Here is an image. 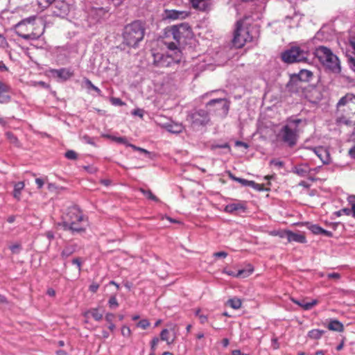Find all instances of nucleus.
Here are the masks:
<instances>
[{
	"instance_id": "nucleus-1",
	"label": "nucleus",
	"mask_w": 355,
	"mask_h": 355,
	"mask_svg": "<svg viewBox=\"0 0 355 355\" xmlns=\"http://www.w3.org/2000/svg\"><path fill=\"white\" fill-rule=\"evenodd\" d=\"M336 121L338 124L355 125V95L347 94L337 105Z\"/></svg>"
},
{
	"instance_id": "nucleus-2",
	"label": "nucleus",
	"mask_w": 355,
	"mask_h": 355,
	"mask_svg": "<svg viewBox=\"0 0 355 355\" xmlns=\"http://www.w3.org/2000/svg\"><path fill=\"white\" fill-rule=\"evenodd\" d=\"M88 225L87 218L83 216L78 207L73 206L68 209L62 217V226L64 230L72 233H81L85 231Z\"/></svg>"
},
{
	"instance_id": "nucleus-3",
	"label": "nucleus",
	"mask_w": 355,
	"mask_h": 355,
	"mask_svg": "<svg viewBox=\"0 0 355 355\" xmlns=\"http://www.w3.org/2000/svg\"><path fill=\"white\" fill-rule=\"evenodd\" d=\"M315 55L322 65L331 72L334 73L340 72V61L338 57L329 49L320 46L315 49Z\"/></svg>"
},
{
	"instance_id": "nucleus-4",
	"label": "nucleus",
	"mask_w": 355,
	"mask_h": 355,
	"mask_svg": "<svg viewBox=\"0 0 355 355\" xmlns=\"http://www.w3.org/2000/svg\"><path fill=\"white\" fill-rule=\"evenodd\" d=\"M301 119H289L287 124L284 125L278 132L277 139L284 142L290 147L294 146L297 141V127Z\"/></svg>"
},
{
	"instance_id": "nucleus-5",
	"label": "nucleus",
	"mask_w": 355,
	"mask_h": 355,
	"mask_svg": "<svg viewBox=\"0 0 355 355\" xmlns=\"http://www.w3.org/2000/svg\"><path fill=\"white\" fill-rule=\"evenodd\" d=\"M168 51L166 54L153 53L154 62L159 67H168L173 62H179L182 53L173 42L166 43Z\"/></svg>"
},
{
	"instance_id": "nucleus-6",
	"label": "nucleus",
	"mask_w": 355,
	"mask_h": 355,
	"mask_svg": "<svg viewBox=\"0 0 355 355\" xmlns=\"http://www.w3.org/2000/svg\"><path fill=\"white\" fill-rule=\"evenodd\" d=\"M35 17H30L24 19L15 25L16 34L26 40H36L44 32V28H42L40 33L35 32L33 28V22L35 21Z\"/></svg>"
},
{
	"instance_id": "nucleus-7",
	"label": "nucleus",
	"mask_w": 355,
	"mask_h": 355,
	"mask_svg": "<svg viewBox=\"0 0 355 355\" xmlns=\"http://www.w3.org/2000/svg\"><path fill=\"white\" fill-rule=\"evenodd\" d=\"M123 40L130 46H135L143 38L144 29L139 21L127 25L123 31Z\"/></svg>"
},
{
	"instance_id": "nucleus-8",
	"label": "nucleus",
	"mask_w": 355,
	"mask_h": 355,
	"mask_svg": "<svg viewBox=\"0 0 355 355\" xmlns=\"http://www.w3.org/2000/svg\"><path fill=\"white\" fill-rule=\"evenodd\" d=\"M309 51L305 47L293 46L285 51L282 55V60L287 63L303 62L307 60Z\"/></svg>"
},
{
	"instance_id": "nucleus-9",
	"label": "nucleus",
	"mask_w": 355,
	"mask_h": 355,
	"mask_svg": "<svg viewBox=\"0 0 355 355\" xmlns=\"http://www.w3.org/2000/svg\"><path fill=\"white\" fill-rule=\"evenodd\" d=\"M255 36L251 35L248 28L242 26L241 21L236 23V28L232 40L233 45L236 48L243 47L245 43L252 42Z\"/></svg>"
},
{
	"instance_id": "nucleus-10",
	"label": "nucleus",
	"mask_w": 355,
	"mask_h": 355,
	"mask_svg": "<svg viewBox=\"0 0 355 355\" xmlns=\"http://www.w3.org/2000/svg\"><path fill=\"white\" fill-rule=\"evenodd\" d=\"M171 31L173 39L178 43L184 42L186 39L190 38L192 36L191 28L186 23L172 26Z\"/></svg>"
},
{
	"instance_id": "nucleus-11",
	"label": "nucleus",
	"mask_w": 355,
	"mask_h": 355,
	"mask_svg": "<svg viewBox=\"0 0 355 355\" xmlns=\"http://www.w3.org/2000/svg\"><path fill=\"white\" fill-rule=\"evenodd\" d=\"M188 121L193 127H198L206 125L209 121V117L206 110H199L192 112L188 116Z\"/></svg>"
},
{
	"instance_id": "nucleus-12",
	"label": "nucleus",
	"mask_w": 355,
	"mask_h": 355,
	"mask_svg": "<svg viewBox=\"0 0 355 355\" xmlns=\"http://www.w3.org/2000/svg\"><path fill=\"white\" fill-rule=\"evenodd\" d=\"M216 106V111L219 112V114L225 116L229 110V104L225 98H218L211 100L207 104V107Z\"/></svg>"
},
{
	"instance_id": "nucleus-13",
	"label": "nucleus",
	"mask_w": 355,
	"mask_h": 355,
	"mask_svg": "<svg viewBox=\"0 0 355 355\" xmlns=\"http://www.w3.org/2000/svg\"><path fill=\"white\" fill-rule=\"evenodd\" d=\"M176 339L175 325H171L170 329H164L160 333V340L171 345L174 343Z\"/></svg>"
},
{
	"instance_id": "nucleus-14",
	"label": "nucleus",
	"mask_w": 355,
	"mask_h": 355,
	"mask_svg": "<svg viewBox=\"0 0 355 355\" xmlns=\"http://www.w3.org/2000/svg\"><path fill=\"white\" fill-rule=\"evenodd\" d=\"M309 149L318 156L323 164H329L331 163L330 153L326 148L318 146Z\"/></svg>"
},
{
	"instance_id": "nucleus-15",
	"label": "nucleus",
	"mask_w": 355,
	"mask_h": 355,
	"mask_svg": "<svg viewBox=\"0 0 355 355\" xmlns=\"http://www.w3.org/2000/svg\"><path fill=\"white\" fill-rule=\"evenodd\" d=\"M53 76H56L62 80H67L73 76V71L70 68H61L50 71Z\"/></svg>"
},
{
	"instance_id": "nucleus-16",
	"label": "nucleus",
	"mask_w": 355,
	"mask_h": 355,
	"mask_svg": "<svg viewBox=\"0 0 355 355\" xmlns=\"http://www.w3.org/2000/svg\"><path fill=\"white\" fill-rule=\"evenodd\" d=\"M293 172L300 177L311 179V170L307 164H300L293 168Z\"/></svg>"
},
{
	"instance_id": "nucleus-17",
	"label": "nucleus",
	"mask_w": 355,
	"mask_h": 355,
	"mask_svg": "<svg viewBox=\"0 0 355 355\" xmlns=\"http://www.w3.org/2000/svg\"><path fill=\"white\" fill-rule=\"evenodd\" d=\"M164 128L169 132L173 134H178L183 131L184 126L182 123H176V122H169L166 123L164 125Z\"/></svg>"
},
{
	"instance_id": "nucleus-18",
	"label": "nucleus",
	"mask_w": 355,
	"mask_h": 355,
	"mask_svg": "<svg viewBox=\"0 0 355 355\" xmlns=\"http://www.w3.org/2000/svg\"><path fill=\"white\" fill-rule=\"evenodd\" d=\"M286 239L288 242H297L300 243H305L306 242V237L302 234L293 232L288 230Z\"/></svg>"
},
{
	"instance_id": "nucleus-19",
	"label": "nucleus",
	"mask_w": 355,
	"mask_h": 355,
	"mask_svg": "<svg viewBox=\"0 0 355 355\" xmlns=\"http://www.w3.org/2000/svg\"><path fill=\"white\" fill-rule=\"evenodd\" d=\"M245 209V204L243 202L238 201L227 205L225 211L227 213H233L236 211H244Z\"/></svg>"
},
{
	"instance_id": "nucleus-20",
	"label": "nucleus",
	"mask_w": 355,
	"mask_h": 355,
	"mask_svg": "<svg viewBox=\"0 0 355 355\" xmlns=\"http://www.w3.org/2000/svg\"><path fill=\"white\" fill-rule=\"evenodd\" d=\"M187 16L186 12L175 10H166V18L171 19H184Z\"/></svg>"
},
{
	"instance_id": "nucleus-21",
	"label": "nucleus",
	"mask_w": 355,
	"mask_h": 355,
	"mask_svg": "<svg viewBox=\"0 0 355 355\" xmlns=\"http://www.w3.org/2000/svg\"><path fill=\"white\" fill-rule=\"evenodd\" d=\"M291 301L295 303V304L299 305L300 306L302 307L304 310H310L315 305L318 304V300H313L311 302H305V300H298L294 298L291 299Z\"/></svg>"
},
{
	"instance_id": "nucleus-22",
	"label": "nucleus",
	"mask_w": 355,
	"mask_h": 355,
	"mask_svg": "<svg viewBox=\"0 0 355 355\" xmlns=\"http://www.w3.org/2000/svg\"><path fill=\"white\" fill-rule=\"evenodd\" d=\"M328 329L331 331L343 332L344 330V326L343 323L336 319L330 320Z\"/></svg>"
},
{
	"instance_id": "nucleus-23",
	"label": "nucleus",
	"mask_w": 355,
	"mask_h": 355,
	"mask_svg": "<svg viewBox=\"0 0 355 355\" xmlns=\"http://www.w3.org/2000/svg\"><path fill=\"white\" fill-rule=\"evenodd\" d=\"M77 250L76 244L67 245L64 247L63 250L61 252V257L63 259H67L69 256H71L73 253H74Z\"/></svg>"
},
{
	"instance_id": "nucleus-24",
	"label": "nucleus",
	"mask_w": 355,
	"mask_h": 355,
	"mask_svg": "<svg viewBox=\"0 0 355 355\" xmlns=\"http://www.w3.org/2000/svg\"><path fill=\"white\" fill-rule=\"evenodd\" d=\"M254 271V268L252 265L248 264L245 268L239 270L236 272L238 277L245 278L249 277Z\"/></svg>"
},
{
	"instance_id": "nucleus-25",
	"label": "nucleus",
	"mask_w": 355,
	"mask_h": 355,
	"mask_svg": "<svg viewBox=\"0 0 355 355\" xmlns=\"http://www.w3.org/2000/svg\"><path fill=\"white\" fill-rule=\"evenodd\" d=\"M90 314L92 317L96 321H100L103 318V313L100 312L98 308L92 309L84 313L85 317Z\"/></svg>"
},
{
	"instance_id": "nucleus-26",
	"label": "nucleus",
	"mask_w": 355,
	"mask_h": 355,
	"mask_svg": "<svg viewBox=\"0 0 355 355\" xmlns=\"http://www.w3.org/2000/svg\"><path fill=\"white\" fill-rule=\"evenodd\" d=\"M312 76V72L309 70L306 69H302L300 71L299 73L297 74V77L299 80L301 81H308L311 77Z\"/></svg>"
},
{
	"instance_id": "nucleus-27",
	"label": "nucleus",
	"mask_w": 355,
	"mask_h": 355,
	"mask_svg": "<svg viewBox=\"0 0 355 355\" xmlns=\"http://www.w3.org/2000/svg\"><path fill=\"white\" fill-rule=\"evenodd\" d=\"M24 188V183L23 182H19L15 184L13 196L16 199L19 200L20 198L21 191Z\"/></svg>"
},
{
	"instance_id": "nucleus-28",
	"label": "nucleus",
	"mask_w": 355,
	"mask_h": 355,
	"mask_svg": "<svg viewBox=\"0 0 355 355\" xmlns=\"http://www.w3.org/2000/svg\"><path fill=\"white\" fill-rule=\"evenodd\" d=\"M114 318H115L114 314L111 313H106L105 317V321L109 324L108 329L111 331H114L116 329V326L113 323V320H114Z\"/></svg>"
},
{
	"instance_id": "nucleus-29",
	"label": "nucleus",
	"mask_w": 355,
	"mask_h": 355,
	"mask_svg": "<svg viewBox=\"0 0 355 355\" xmlns=\"http://www.w3.org/2000/svg\"><path fill=\"white\" fill-rule=\"evenodd\" d=\"M227 304L234 309H239L241 308L242 302L238 297H234L228 300Z\"/></svg>"
},
{
	"instance_id": "nucleus-30",
	"label": "nucleus",
	"mask_w": 355,
	"mask_h": 355,
	"mask_svg": "<svg viewBox=\"0 0 355 355\" xmlns=\"http://www.w3.org/2000/svg\"><path fill=\"white\" fill-rule=\"evenodd\" d=\"M232 179L241 183L243 186H249V187H255L259 186V184L255 183L254 181L248 180L245 179H243L241 178H236L234 176H232Z\"/></svg>"
},
{
	"instance_id": "nucleus-31",
	"label": "nucleus",
	"mask_w": 355,
	"mask_h": 355,
	"mask_svg": "<svg viewBox=\"0 0 355 355\" xmlns=\"http://www.w3.org/2000/svg\"><path fill=\"white\" fill-rule=\"evenodd\" d=\"M324 331L320 329H312L309 331L308 336L312 339H319L323 335Z\"/></svg>"
},
{
	"instance_id": "nucleus-32",
	"label": "nucleus",
	"mask_w": 355,
	"mask_h": 355,
	"mask_svg": "<svg viewBox=\"0 0 355 355\" xmlns=\"http://www.w3.org/2000/svg\"><path fill=\"white\" fill-rule=\"evenodd\" d=\"M107 138L112 139L117 143L123 144L126 146L128 141L125 137H114L110 135H107L105 136Z\"/></svg>"
},
{
	"instance_id": "nucleus-33",
	"label": "nucleus",
	"mask_w": 355,
	"mask_h": 355,
	"mask_svg": "<svg viewBox=\"0 0 355 355\" xmlns=\"http://www.w3.org/2000/svg\"><path fill=\"white\" fill-rule=\"evenodd\" d=\"M140 191L148 199H150L154 201H158L157 198L153 194V193L150 190H145L144 189H140Z\"/></svg>"
},
{
	"instance_id": "nucleus-34",
	"label": "nucleus",
	"mask_w": 355,
	"mask_h": 355,
	"mask_svg": "<svg viewBox=\"0 0 355 355\" xmlns=\"http://www.w3.org/2000/svg\"><path fill=\"white\" fill-rule=\"evenodd\" d=\"M288 230H274L270 232L272 236H277L280 238H286Z\"/></svg>"
},
{
	"instance_id": "nucleus-35",
	"label": "nucleus",
	"mask_w": 355,
	"mask_h": 355,
	"mask_svg": "<svg viewBox=\"0 0 355 355\" xmlns=\"http://www.w3.org/2000/svg\"><path fill=\"white\" fill-rule=\"evenodd\" d=\"M308 228L314 234H320L322 229L318 225H311Z\"/></svg>"
},
{
	"instance_id": "nucleus-36",
	"label": "nucleus",
	"mask_w": 355,
	"mask_h": 355,
	"mask_svg": "<svg viewBox=\"0 0 355 355\" xmlns=\"http://www.w3.org/2000/svg\"><path fill=\"white\" fill-rule=\"evenodd\" d=\"M121 334L123 337H125V338H129L131 336V334H132V331L130 329V327H128V326L126 325H123L122 327H121Z\"/></svg>"
},
{
	"instance_id": "nucleus-37",
	"label": "nucleus",
	"mask_w": 355,
	"mask_h": 355,
	"mask_svg": "<svg viewBox=\"0 0 355 355\" xmlns=\"http://www.w3.org/2000/svg\"><path fill=\"white\" fill-rule=\"evenodd\" d=\"M192 6L196 8H202L205 6V0H190Z\"/></svg>"
},
{
	"instance_id": "nucleus-38",
	"label": "nucleus",
	"mask_w": 355,
	"mask_h": 355,
	"mask_svg": "<svg viewBox=\"0 0 355 355\" xmlns=\"http://www.w3.org/2000/svg\"><path fill=\"white\" fill-rule=\"evenodd\" d=\"M196 316L199 318L201 324H205L207 321V316L200 313V309H197L195 312Z\"/></svg>"
},
{
	"instance_id": "nucleus-39",
	"label": "nucleus",
	"mask_w": 355,
	"mask_h": 355,
	"mask_svg": "<svg viewBox=\"0 0 355 355\" xmlns=\"http://www.w3.org/2000/svg\"><path fill=\"white\" fill-rule=\"evenodd\" d=\"M137 326L138 327L141 328L142 329H146L150 326V322L148 320L144 319V320H140L137 323Z\"/></svg>"
},
{
	"instance_id": "nucleus-40",
	"label": "nucleus",
	"mask_w": 355,
	"mask_h": 355,
	"mask_svg": "<svg viewBox=\"0 0 355 355\" xmlns=\"http://www.w3.org/2000/svg\"><path fill=\"white\" fill-rule=\"evenodd\" d=\"M109 306L111 309H116L118 306V302L115 296H112L108 301Z\"/></svg>"
},
{
	"instance_id": "nucleus-41",
	"label": "nucleus",
	"mask_w": 355,
	"mask_h": 355,
	"mask_svg": "<svg viewBox=\"0 0 355 355\" xmlns=\"http://www.w3.org/2000/svg\"><path fill=\"white\" fill-rule=\"evenodd\" d=\"M159 340H160V338H159L158 337H154L152 339V340L150 342L151 351L155 352V350L157 349V346Z\"/></svg>"
},
{
	"instance_id": "nucleus-42",
	"label": "nucleus",
	"mask_w": 355,
	"mask_h": 355,
	"mask_svg": "<svg viewBox=\"0 0 355 355\" xmlns=\"http://www.w3.org/2000/svg\"><path fill=\"white\" fill-rule=\"evenodd\" d=\"M110 102L114 105L123 106L125 105V103L123 102L119 98L112 97L110 98Z\"/></svg>"
},
{
	"instance_id": "nucleus-43",
	"label": "nucleus",
	"mask_w": 355,
	"mask_h": 355,
	"mask_svg": "<svg viewBox=\"0 0 355 355\" xmlns=\"http://www.w3.org/2000/svg\"><path fill=\"white\" fill-rule=\"evenodd\" d=\"M132 114L133 116H138L141 119H143L144 115V110L141 108H137L132 111Z\"/></svg>"
},
{
	"instance_id": "nucleus-44",
	"label": "nucleus",
	"mask_w": 355,
	"mask_h": 355,
	"mask_svg": "<svg viewBox=\"0 0 355 355\" xmlns=\"http://www.w3.org/2000/svg\"><path fill=\"white\" fill-rule=\"evenodd\" d=\"M65 157L69 159H76L77 158V154L75 151L70 150L66 152Z\"/></svg>"
},
{
	"instance_id": "nucleus-45",
	"label": "nucleus",
	"mask_w": 355,
	"mask_h": 355,
	"mask_svg": "<svg viewBox=\"0 0 355 355\" xmlns=\"http://www.w3.org/2000/svg\"><path fill=\"white\" fill-rule=\"evenodd\" d=\"M6 135L7 139H9V141L11 143L15 144H17L18 140H17V137L12 133L8 132L6 133Z\"/></svg>"
},
{
	"instance_id": "nucleus-46",
	"label": "nucleus",
	"mask_w": 355,
	"mask_h": 355,
	"mask_svg": "<svg viewBox=\"0 0 355 355\" xmlns=\"http://www.w3.org/2000/svg\"><path fill=\"white\" fill-rule=\"evenodd\" d=\"M8 91V87L3 83L2 82H0V97L1 96V94L3 93H5Z\"/></svg>"
},
{
	"instance_id": "nucleus-47",
	"label": "nucleus",
	"mask_w": 355,
	"mask_h": 355,
	"mask_svg": "<svg viewBox=\"0 0 355 355\" xmlns=\"http://www.w3.org/2000/svg\"><path fill=\"white\" fill-rule=\"evenodd\" d=\"M271 341H272V347L274 349H277L279 348V343L277 338H272Z\"/></svg>"
},
{
	"instance_id": "nucleus-48",
	"label": "nucleus",
	"mask_w": 355,
	"mask_h": 355,
	"mask_svg": "<svg viewBox=\"0 0 355 355\" xmlns=\"http://www.w3.org/2000/svg\"><path fill=\"white\" fill-rule=\"evenodd\" d=\"M348 62L350 69L355 72V59L353 58H350L348 60Z\"/></svg>"
},
{
	"instance_id": "nucleus-49",
	"label": "nucleus",
	"mask_w": 355,
	"mask_h": 355,
	"mask_svg": "<svg viewBox=\"0 0 355 355\" xmlns=\"http://www.w3.org/2000/svg\"><path fill=\"white\" fill-rule=\"evenodd\" d=\"M99 288V285L96 283H93L89 286V291L92 293H96Z\"/></svg>"
},
{
	"instance_id": "nucleus-50",
	"label": "nucleus",
	"mask_w": 355,
	"mask_h": 355,
	"mask_svg": "<svg viewBox=\"0 0 355 355\" xmlns=\"http://www.w3.org/2000/svg\"><path fill=\"white\" fill-rule=\"evenodd\" d=\"M327 277L329 279H339L340 277V275L337 272H332V273H329L327 275Z\"/></svg>"
},
{
	"instance_id": "nucleus-51",
	"label": "nucleus",
	"mask_w": 355,
	"mask_h": 355,
	"mask_svg": "<svg viewBox=\"0 0 355 355\" xmlns=\"http://www.w3.org/2000/svg\"><path fill=\"white\" fill-rule=\"evenodd\" d=\"M227 256V253H226L225 252H215L214 254V257H215L225 258Z\"/></svg>"
},
{
	"instance_id": "nucleus-52",
	"label": "nucleus",
	"mask_w": 355,
	"mask_h": 355,
	"mask_svg": "<svg viewBox=\"0 0 355 355\" xmlns=\"http://www.w3.org/2000/svg\"><path fill=\"white\" fill-rule=\"evenodd\" d=\"M7 42L6 38L0 34V46L2 47H5L7 46Z\"/></svg>"
},
{
	"instance_id": "nucleus-53",
	"label": "nucleus",
	"mask_w": 355,
	"mask_h": 355,
	"mask_svg": "<svg viewBox=\"0 0 355 355\" xmlns=\"http://www.w3.org/2000/svg\"><path fill=\"white\" fill-rule=\"evenodd\" d=\"M72 263L75 265H76L78 268V270H80L81 269V261L79 258H76L72 260Z\"/></svg>"
},
{
	"instance_id": "nucleus-54",
	"label": "nucleus",
	"mask_w": 355,
	"mask_h": 355,
	"mask_svg": "<svg viewBox=\"0 0 355 355\" xmlns=\"http://www.w3.org/2000/svg\"><path fill=\"white\" fill-rule=\"evenodd\" d=\"M223 272L227 274V275H230V276L238 278V276L236 275V272H233L232 270H228L225 269L223 270Z\"/></svg>"
},
{
	"instance_id": "nucleus-55",
	"label": "nucleus",
	"mask_w": 355,
	"mask_h": 355,
	"mask_svg": "<svg viewBox=\"0 0 355 355\" xmlns=\"http://www.w3.org/2000/svg\"><path fill=\"white\" fill-rule=\"evenodd\" d=\"M85 85L93 89L96 86L87 78L85 80Z\"/></svg>"
},
{
	"instance_id": "nucleus-56",
	"label": "nucleus",
	"mask_w": 355,
	"mask_h": 355,
	"mask_svg": "<svg viewBox=\"0 0 355 355\" xmlns=\"http://www.w3.org/2000/svg\"><path fill=\"white\" fill-rule=\"evenodd\" d=\"M35 182L37 184L39 189H41L44 185V181L41 178H36Z\"/></svg>"
},
{
	"instance_id": "nucleus-57",
	"label": "nucleus",
	"mask_w": 355,
	"mask_h": 355,
	"mask_svg": "<svg viewBox=\"0 0 355 355\" xmlns=\"http://www.w3.org/2000/svg\"><path fill=\"white\" fill-rule=\"evenodd\" d=\"M320 234H324L327 236L331 237L332 236V232L326 230L322 229Z\"/></svg>"
},
{
	"instance_id": "nucleus-58",
	"label": "nucleus",
	"mask_w": 355,
	"mask_h": 355,
	"mask_svg": "<svg viewBox=\"0 0 355 355\" xmlns=\"http://www.w3.org/2000/svg\"><path fill=\"white\" fill-rule=\"evenodd\" d=\"M349 155L352 158L355 159V145L349 149Z\"/></svg>"
},
{
	"instance_id": "nucleus-59",
	"label": "nucleus",
	"mask_w": 355,
	"mask_h": 355,
	"mask_svg": "<svg viewBox=\"0 0 355 355\" xmlns=\"http://www.w3.org/2000/svg\"><path fill=\"white\" fill-rule=\"evenodd\" d=\"M320 166L313 168H311V180H313V176L315 173H317L320 171Z\"/></svg>"
},
{
	"instance_id": "nucleus-60",
	"label": "nucleus",
	"mask_w": 355,
	"mask_h": 355,
	"mask_svg": "<svg viewBox=\"0 0 355 355\" xmlns=\"http://www.w3.org/2000/svg\"><path fill=\"white\" fill-rule=\"evenodd\" d=\"M19 248V245L18 244H15L10 247V250L14 253L17 252Z\"/></svg>"
},
{
	"instance_id": "nucleus-61",
	"label": "nucleus",
	"mask_w": 355,
	"mask_h": 355,
	"mask_svg": "<svg viewBox=\"0 0 355 355\" xmlns=\"http://www.w3.org/2000/svg\"><path fill=\"white\" fill-rule=\"evenodd\" d=\"M126 146L132 148L134 150H137V151H138L139 150V148H140V147L136 146L134 144H130L128 142L127 143Z\"/></svg>"
},
{
	"instance_id": "nucleus-62",
	"label": "nucleus",
	"mask_w": 355,
	"mask_h": 355,
	"mask_svg": "<svg viewBox=\"0 0 355 355\" xmlns=\"http://www.w3.org/2000/svg\"><path fill=\"white\" fill-rule=\"evenodd\" d=\"M139 153H144L146 155H149L150 154V153L149 151H148L147 150L144 149V148H139V150H138Z\"/></svg>"
},
{
	"instance_id": "nucleus-63",
	"label": "nucleus",
	"mask_w": 355,
	"mask_h": 355,
	"mask_svg": "<svg viewBox=\"0 0 355 355\" xmlns=\"http://www.w3.org/2000/svg\"><path fill=\"white\" fill-rule=\"evenodd\" d=\"M232 355H242L243 354H241V351L239 350V349H235V350H233L232 352Z\"/></svg>"
},
{
	"instance_id": "nucleus-64",
	"label": "nucleus",
	"mask_w": 355,
	"mask_h": 355,
	"mask_svg": "<svg viewBox=\"0 0 355 355\" xmlns=\"http://www.w3.org/2000/svg\"><path fill=\"white\" fill-rule=\"evenodd\" d=\"M57 355H68L67 353L64 350H58L56 352Z\"/></svg>"
}]
</instances>
